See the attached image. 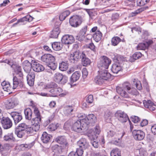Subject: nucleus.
<instances>
[{
	"instance_id": "obj_1",
	"label": "nucleus",
	"mask_w": 156,
	"mask_h": 156,
	"mask_svg": "<svg viewBox=\"0 0 156 156\" xmlns=\"http://www.w3.org/2000/svg\"><path fill=\"white\" fill-rule=\"evenodd\" d=\"M44 89L46 93L41 92L40 95L47 97H56L59 93L62 91V89L58 87L57 84L54 82H51L44 85Z\"/></svg>"
},
{
	"instance_id": "obj_2",
	"label": "nucleus",
	"mask_w": 156,
	"mask_h": 156,
	"mask_svg": "<svg viewBox=\"0 0 156 156\" xmlns=\"http://www.w3.org/2000/svg\"><path fill=\"white\" fill-rule=\"evenodd\" d=\"M116 90L121 96L126 98H129V97L126 90H127L129 94L133 95L136 96L138 95L139 94L136 89L131 88L126 83H124L121 87H117Z\"/></svg>"
},
{
	"instance_id": "obj_3",
	"label": "nucleus",
	"mask_w": 156,
	"mask_h": 156,
	"mask_svg": "<svg viewBox=\"0 0 156 156\" xmlns=\"http://www.w3.org/2000/svg\"><path fill=\"white\" fill-rule=\"evenodd\" d=\"M99 74L95 79L96 83L101 85L107 80L111 77V74L106 70H102L98 71Z\"/></svg>"
},
{
	"instance_id": "obj_4",
	"label": "nucleus",
	"mask_w": 156,
	"mask_h": 156,
	"mask_svg": "<svg viewBox=\"0 0 156 156\" xmlns=\"http://www.w3.org/2000/svg\"><path fill=\"white\" fill-rule=\"evenodd\" d=\"M81 119L73 124L71 129L74 131L80 133L82 130L84 131L87 129V125L85 122L86 120Z\"/></svg>"
},
{
	"instance_id": "obj_5",
	"label": "nucleus",
	"mask_w": 156,
	"mask_h": 156,
	"mask_svg": "<svg viewBox=\"0 0 156 156\" xmlns=\"http://www.w3.org/2000/svg\"><path fill=\"white\" fill-rule=\"evenodd\" d=\"M80 117L82 119L86 120L85 122L87 125V129L90 126H93L97 121L96 117L93 114L88 115L86 118H83L85 117L84 115V116L83 115H80Z\"/></svg>"
},
{
	"instance_id": "obj_6",
	"label": "nucleus",
	"mask_w": 156,
	"mask_h": 156,
	"mask_svg": "<svg viewBox=\"0 0 156 156\" xmlns=\"http://www.w3.org/2000/svg\"><path fill=\"white\" fill-rule=\"evenodd\" d=\"M112 61L108 57L103 55L101 56L100 61L98 63L99 67H102L105 69H108Z\"/></svg>"
},
{
	"instance_id": "obj_7",
	"label": "nucleus",
	"mask_w": 156,
	"mask_h": 156,
	"mask_svg": "<svg viewBox=\"0 0 156 156\" xmlns=\"http://www.w3.org/2000/svg\"><path fill=\"white\" fill-rule=\"evenodd\" d=\"M69 22L72 27H77L81 23L82 19L81 16L78 15H73L70 18Z\"/></svg>"
},
{
	"instance_id": "obj_8",
	"label": "nucleus",
	"mask_w": 156,
	"mask_h": 156,
	"mask_svg": "<svg viewBox=\"0 0 156 156\" xmlns=\"http://www.w3.org/2000/svg\"><path fill=\"white\" fill-rule=\"evenodd\" d=\"M53 79L57 83L64 84L67 82L68 78L67 76H63L61 73H57L54 74Z\"/></svg>"
},
{
	"instance_id": "obj_9",
	"label": "nucleus",
	"mask_w": 156,
	"mask_h": 156,
	"mask_svg": "<svg viewBox=\"0 0 156 156\" xmlns=\"http://www.w3.org/2000/svg\"><path fill=\"white\" fill-rule=\"evenodd\" d=\"M25 126H23V123H21L16 127L15 133L18 137L21 138L24 136L26 134L24 130L26 128Z\"/></svg>"
},
{
	"instance_id": "obj_10",
	"label": "nucleus",
	"mask_w": 156,
	"mask_h": 156,
	"mask_svg": "<svg viewBox=\"0 0 156 156\" xmlns=\"http://www.w3.org/2000/svg\"><path fill=\"white\" fill-rule=\"evenodd\" d=\"M133 136L136 140L140 141L143 140L145 137V133L140 130H134L132 131Z\"/></svg>"
},
{
	"instance_id": "obj_11",
	"label": "nucleus",
	"mask_w": 156,
	"mask_h": 156,
	"mask_svg": "<svg viewBox=\"0 0 156 156\" xmlns=\"http://www.w3.org/2000/svg\"><path fill=\"white\" fill-rule=\"evenodd\" d=\"M115 116L121 122H126L129 119L127 115L123 112L121 111H117L115 114Z\"/></svg>"
},
{
	"instance_id": "obj_12",
	"label": "nucleus",
	"mask_w": 156,
	"mask_h": 156,
	"mask_svg": "<svg viewBox=\"0 0 156 156\" xmlns=\"http://www.w3.org/2000/svg\"><path fill=\"white\" fill-rule=\"evenodd\" d=\"M10 114L13 118L15 125L18 124L23 119V117L21 113L16 111H13L11 112Z\"/></svg>"
},
{
	"instance_id": "obj_13",
	"label": "nucleus",
	"mask_w": 156,
	"mask_h": 156,
	"mask_svg": "<svg viewBox=\"0 0 156 156\" xmlns=\"http://www.w3.org/2000/svg\"><path fill=\"white\" fill-rule=\"evenodd\" d=\"M1 122L3 128L5 129L10 128L12 125V120L8 117H4Z\"/></svg>"
},
{
	"instance_id": "obj_14",
	"label": "nucleus",
	"mask_w": 156,
	"mask_h": 156,
	"mask_svg": "<svg viewBox=\"0 0 156 156\" xmlns=\"http://www.w3.org/2000/svg\"><path fill=\"white\" fill-rule=\"evenodd\" d=\"M74 37L71 35L68 34L63 36L62 39V43L66 44H71L74 42Z\"/></svg>"
},
{
	"instance_id": "obj_15",
	"label": "nucleus",
	"mask_w": 156,
	"mask_h": 156,
	"mask_svg": "<svg viewBox=\"0 0 156 156\" xmlns=\"http://www.w3.org/2000/svg\"><path fill=\"white\" fill-rule=\"evenodd\" d=\"M18 104V101L17 98H13L9 100L6 104V107L7 109L14 108Z\"/></svg>"
},
{
	"instance_id": "obj_16",
	"label": "nucleus",
	"mask_w": 156,
	"mask_h": 156,
	"mask_svg": "<svg viewBox=\"0 0 156 156\" xmlns=\"http://www.w3.org/2000/svg\"><path fill=\"white\" fill-rule=\"evenodd\" d=\"M41 59L43 62L48 64L50 62H54L55 58L51 54H45L41 57Z\"/></svg>"
},
{
	"instance_id": "obj_17",
	"label": "nucleus",
	"mask_w": 156,
	"mask_h": 156,
	"mask_svg": "<svg viewBox=\"0 0 156 156\" xmlns=\"http://www.w3.org/2000/svg\"><path fill=\"white\" fill-rule=\"evenodd\" d=\"M32 69L35 72H39L43 71L44 69L43 66L38 62L32 60Z\"/></svg>"
},
{
	"instance_id": "obj_18",
	"label": "nucleus",
	"mask_w": 156,
	"mask_h": 156,
	"mask_svg": "<svg viewBox=\"0 0 156 156\" xmlns=\"http://www.w3.org/2000/svg\"><path fill=\"white\" fill-rule=\"evenodd\" d=\"M55 141L62 145L63 148H65L68 147V144L67 142L66 139L64 136H59L57 137L55 139Z\"/></svg>"
},
{
	"instance_id": "obj_19",
	"label": "nucleus",
	"mask_w": 156,
	"mask_h": 156,
	"mask_svg": "<svg viewBox=\"0 0 156 156\" xmlns=\"http://www.w3.org/2000/svg\"><path fill=\"white\" fill-rule=\"evenodd\" d=\"M81 54L79 51H75L73 54H71L69 58V60L72 63H74L75 61H77L81 58Z\"/></svg>"
},
{
	"instance_id": "obj_20",
	"label": "nucleus",
	"mask_w": 156,
	"mask_h": 156,
	"mask_svg": "<svg viewBox=\"0 0 156 156\" xmlns=\"http://www.w3.org/2000/svg\"><path fill=\"white\" fill-rule=\"evenodd\" d=\"M87 30V26L83 27L80 31L76 37V39L80 41H83L85 37V35Z\"/></svg>"
},
{
	"instance_id": "obj_21",
	"label": "nucleus",
	"mask_w": 156,
	"mask_h": 156,
	"mask_svg": "<svg viewBox=\"0 0 156 156\" xmlns=\"http://www.w3.org/2000/svg\"><path fill=\"white\" fill-rule=\"evenodd\" d=\"M23 85L24 83L22 80L20 79L19 80L16 76L13 77V88L15 89L18 86L20 88H22L23 87Z\"/></svg>"
},
{
	"instance_id": "obj_22",
	"label": "nucleus",
	"mask_w": 156,
	"mask_h": 156,
	"mask_svg": "<svg viewBox=\"0 0 156 156\" xmlns=\"http://www.w3.org/2000/svg\"><path fill=\"white\" fill-rule=\"evenodd\" d=\"M31 122L33 126L36 127V130H38L40 127L41 121V117H35L32 119Z\"/></svg>"
},
{
	"instance_id": "obj_23",
	"label": "nucleus",
	"mask_w": 156,
	"mask_h": 156,
	"mask_svg": "<svg viewBox=\"0 0 156 156\" xmlns=\"http://www.w3.org/2000/svg\"><path fill=\"white\" fill-rule=\"evenodd\" d=\"M77 144L80 147H81L83 149H86L89 147L88 142L84 138L81 139L78 141Z\"/></svg>"
},
{
	"instance_id": "obj_24",
	"label": "nucleus",
	"mask_w": 156,
	"mask_h": 156,
	"mask_svg": "<svg viewBox=\"0 0 156 156\" xmlns=\"http://www.w3.org/2000/svg\"><path fill=\"white\" fill-rule=\"evenodd\" d=\"M81 63L83 66H86L89 65L91 62L90 60L87 57L86 55L83 52H82L81 54Z\"/></svg>"
},
{
	"instance_id": "obj_25",
	"label": "nucleus",
	"mask_w": 156,
	"mask_h": 156,
	"mask_svg": "<svg viewBox=\"0 0 156 156\" xmlns=\"http://www.w3.org/2000/svg\"><path fill=\"white\" fill-rule=\"evenodd\" d=\"M23 66L24 71L27 73H29L32 68V61L30 63L28 60H26L23 62Z\"/></svg>"
},
{
	"instance_id": "obj_26",
	"label": "nucleus",
	"mask_w": 156,
	"mask_h": 156,
	"mask_svg": "<svg viewBox=\"0 0 156 156\" xmlns=\"http://www.w3.org/2000/svg\"><path fill=\"white\" fill-rule=\"evenodd\" d=\"M74 109V106L73 105L66 106L64 108V113L66 115L70 116L73 114Z\"/></svg>"
},
{
	"instance_id": "obj_27",
	"label": "nucleus",
	"mask_w": 156,
	"mask_h": 156,
	"mask_svg": "<svg viewBox=\"0 0 156 156\" xmlns=\"http://www.w3.org/2000/svg\"><path fill=\"white\" fill-rule=\"evenodd\" d=\"M29 73L27 76V83L30 86H32L34 84L35 74L34 73Z\"/></svg>"
},
{
	"instance_id": "obj_28",
	"label": "nucleus",
	"mask_w": 156,
	"mask_h": 156,
	"mask_svg": "<svg viewBox=\"0 0 156 156\" xmlns=\"http://www.w3.org/2000/svg\"><path fill=\"white\" fill-rule=\"evenodd\" d=\"M23 126H25V129H24L25 133H27L28 134H34V131H37L38 130H36L35 129H36V127L33 126V127H31L29 126L28 125L24 123H22Z\"/></svg>"
},
{
	"instance_id": "obj_29",
	"label": "nucleus",
	"mask_w": 156,
	"mask_h": 156,
	"mask_svg": "<svg viewBox=\"0 0 156 156\" xmlns=\"http://www.w3.org/2000/svg\"><path fill=\"white\" fill-rule=\"evenodd\" d=\"M1 85L3 87V88L4 90L8 92H11L12 90L15 89L13 88V87H12L11 86L9 82L5 81L2 83Z\"/></svg>"
},
{
	"instance_id": "obj_30",
	"label": "nucleus",
	"mask_w": 156,
	"mask_h": 156,
	"mask_svg": "<svg viewBox=\"0 0 156 156\" xmlns=\"http://www.w3.org/2000/svg\"><path fill=\"white\" fill-rule=\"evenodd\" d=\"M26 119L30 120L32 118L33 112L31 109L29 108L25 109L24 111Z\"/></svg>"
},
{
	"instance_id": "obj_31",
	"label": "nucleus",
	"mask_w": 156,
	"mask_h": 156,
	"mask_svg": "<svg viewBox=\"0 0 156 156\" xmlns=\"http://www.w3.org/2000/svg\"><path fill=\"white\" fill-rule=\"evenodd\" d=\"M51 136L48 134L46 132H44L41 137V139L44 143H47L50 140Z\"/></svg>"
},
{
	"instance_id": "obj_32",
	"label": "nucleus",
	"mask_w": 156,
	"mask_h": 156,
	"mask_svg": "<svg viewBox=\"0 0 156 156\" xmlns=\"http://www.w3.org/2000/svg\"><path fill=\"white\" fill-rule=\"evenodd\" d=\"M80 76V73L79 71H76L73 74L70 78V82L73 83L78 80Z\"/></svg>"
},
{
	"instance_id": "obj_33",
	"label": "nucleus",
	"mask_w": 156,
	"mask_h": 156,
	"mask_svg": "<svg viewBox=\"0 0 156 156\" xmlns=\"http://www.w3.org/2000/svg\"><path fill=\"white\" fill-rule=\"evenodd\" d=\"M34 143L32 142L28 144H22L19 145L18 149L20 150L25 151L30 148L34 145Z\"/></svg>"
},
{
	"instance_id": "obj_34",
	"label": "nucleus",
	"mask_w": 156,
	"mask_h": 156,
	"mask_svg": "<svg viewBox=\"0 0 156 156\" xmlns=\"http://www.w3.org/2000/svg\"><path fill=\"white\" fill-rule=\"evenodd\" d=\"M102 34L99 30H98L93 35L94 39L96 42L100 41L102 37Z\"/></svg>"
},
{
	"instance_id": "obj_35",
	"label": "nucleus",
	"mask_w": 156,
	"mask_h": 156,
	"mask_svg": "<svg viewBox=\"0 0 156 156\" xmlns=\"http://www.w3.org/2000/svg\"><path fill=\"white\" fill-rule=\"evenodd\" d=\"M51 46L52 48L54 50L58 51L62 49L63 47V45L62 43L55 42L52 43Z\"/></svg>"
},
{
	"instance_id": "obj_36",
	"label": "nucleus",
	"mask_w": 156,
	"mask_h": 156,
	"mask_svg": "<svg viewBox=\"0 0 156 156\" xmlns=\"http://www.w3.org/2000/svg\"><path fill=\"white\" fill-rule=\"evenodd\" d=\"M33 18L30 15H27L17 20V22L15 24H17L19 23H24L26 21L31 22L33 20Z\"/></svg>"
},
{
	"instance_id": "obj_37",
	"label": "nucleus",
	"mask_w": 156,
	"mask_h": 156,
	"mask_svg": "<svg viewBox=\"0 0 156 156\" xmlns=\"http://www.w3.org/2000/svg\"><path fill=\"white\" fill-rule=\"evenodd\" d=\"M60 33V30L58 27L54 28L51 31L50 36L51 38H56L58 37Z\"/></svg>"
},
{
	"instance_id": "obj_38",
	"label": "nucleus",
	"mask_w": 156,
	"mask_h": 156,
	"mask_svg": "<svg viewBox=\"0 0 156 156\" xmlns=\"http://www.w3.org/2000/svg\"><path fill=\"white\" fill-rule=\"evenodd\" d=\"M69 63L67 61H62L59 64V69L62 71L66 70L68 68Z\"/></svg>"
},
{
	"instance_id": "obj_39",
	"label": "nucleus",
	"mask_w": 156,
	"mask_h": 156,
	"mask_svg": "<svg viewBox=\"0 0 156 156\" xmlns=\"http://www.w3.org/2000/svg\"><path fill=\"white\" fill-rule=\"evenodd\" d=\"M122 69L121 67L119 64H114L112 65L111 70L114 73H117Z\"/></svg>"
},
{
	"instance_id": "obj_40",
	"label": "nucleus",
	"mask_w": 156,
	"mask_h": 156,
	"mask_svg": "<svg viewBox=\"0 0 156 156\" xmlns=\"http://www.w3.org/2000/svg\"><path fill=\"white\" fill-rule=\"evenodd\" d=\"M132 84L133 86H135L137 89L139 90H141L142 88L141 82L137 80L133 79Z\"/></svg>"
},
{
	"instance_id": "obj_41",
	"label": "nucleus",
	"mask_w": 156,
	"mask_h": 156,
	"mask_svg": "<svg viewBox=\"0 0 156 156\" xmlns=\"http://www.w3.org/2000/svg\"><path fill=\"white\" fill-rule=\"evenodd\" d=\"M70 12L68 10L62 12L59 16V19L61 21L64 20L70 14Z\"/></svg>"
},
{
	"instance_id": "obj_42",
	"label": "nucleus",
	"mask_w": 156,
	"mask_h": 156,
	"mask_svg": "<svg viewBox=\"0 0 156 156\" xmlns=\"http://www.w3.org/2000/svg\"><path fill=\"white\" fill-rule=\"evenodd\" d=\"M112 116V112L109 111H107L105 112V118L107 122H110Z\"/></svg>"
},
{
	"instance_id": "obj_43",
	"label": "nucleus",
	"mask_w": 156,
	"mask_h": 156,
	"mask_svg": "<svg viewBox=\"0 0 156 156\" xmlns=\"http://www.w3.org/2000/svg\"><path fill=\"white\" fill-rule=\"evenodd\" d=\"M4 139L5 141H14L15 139L13 137V133H8L4 136Z\"/></svg>"
},
{
	"instance_id": "obj_44",
	"label": "nucleus",
	"mask_w": 156,
	"mask_h": 156,
	"mask_svg": "<svg viewBox=\"0 0 156 156\" xmlns=\"http://www.w3.org/2000/svg\"><path fill=\"white\" fill-rule=\"evenodd\" d=\"M121 41V39L118 37H113L111 40L112 45L114 46H116Z\"/></svg>"
},
{
	"instance_id": "obj_45",
	"label": "nucleus",
	"mask_w": 156,
	"mask_h": 156,
	"mask_svg": "<svg viewBox=\"0 0 156 156\" xmlns=\"http://www.w3.org/2000/svg\"><path fill=\"white\" fill-rule=\"evenodd\" d=\"M114 58H113V60L115 61H118L119 62L124 61L125 58L122 56L118 54H115Z\"/></svg>"
},
{
	"instance_id": "obj_46",
	"label": "nucleus",
	"mask_w": 156,
	"mask_h": 156,
	"mask_svg": "<svg viewBox=\"0 0 156 156\" xmlns=\"http://www.w3.org/2000/svg\"><path fill=\"white\" fill-rule=\"evenodd\" d=\"M143 103L144 107L148 108H149V107H150L151 105H154V103L150 100L147 101L146 100H144L143 101Z\"/></svg>"
},
{
	"instance_id": "obj_47",
	"label": "nucleus",
	"mask_w": 156,
	"mask_h": 156,
	"mask_svg": "<svg viewBox=\"0 0 156 156\" xmlns=\"http://www.w3.org/2000/svg\"><path fill=\"white\" fill-rule=\"evenodd\" d=\"M150 0H137L136 3L137 6H143L149 2Z\"/></svg>"
},
{
	"instance_id": "obj_48",
	"label": "nucleus",
	"mask_w": 156,
	"mask_h": 156,
	"mask_svg": "<svg viewBox=\"0 0 156 156\" xmlns=\"http://www.w3.org/2000/svg\"><path fill=\"white\" fill-rule=\"evenodd\" d=\"M32 106L34 108V112L35 115V117H41L40 111L38 108L36 107L34 105H33Z\"/></svg>"
},
{
	"instance_id": "obj_49",
	"label": "nucleus",
	"mask_w": 156,
	"mask_h": 156,
	"mask_svg": "<svg viewBox=\"0 0 156 156\" xmlns=\"http://www.w3.org/2000/svg\"><path fill=\"white\" fill-rule=\"evenodd\" d=\"M136 48L137 50H145L147 48L144 43H139L136 47Z\"/></svg>"
},
{
	"instance_id": "obj_50",
	"label": "nucleus",
	"mask_w": 156,
	"mask_h": 156,
	"mask_svg": "<svg viewBox=\"0 0 156 156\" xmlns=\"http://www.w3.org/2000/svg\"><path fill=\"white\" fill-rule=\"evenodd\" d=\"M83 149L81 147L77 148L76 152L74 151V152L75 153V154L76 156H83Z\"/></svg>"
},
{
	"instance_id": "obj_51",
	"label": "nucleus",
	"mask_w": 156,
	"mask_h": 156,
	"mask_svg": "<svg viewBox=\"0 0 156 156\" xmlns=\"http://www.w3.org/2000/svg\"><path fill=\"white\" fill-rule=\"evenodd\" d=\"M111 156H121L120 154L117 149H113L110 153Z\"/></svg>"
},
{
	"instance_id": "obj_52",
	"label": "nucleus",
	"mask_w": 156,
	"mask_h": 156,
	"mask_svg": "<svg viewBox=\"0 0 156 156\" xmlns=\"http://www.w3.org/2000/svg\"><path fill=\"white\" fill-rule=\"evenodd\" d=\"M15 71L17 72H20L21 71V68L20 66L16 64H13L11 67Z\"/></svg>"
},
{
	"instance_id": "obj_53",
	"label": "nucleus",
	"mask_w": 156,
	"mask_h": 156,
	"mask_svg": "<svg viewBox=\"0 0 156 156\" xmlns=\"http://www.w3.org/2000/svg\"><path fill=\"white\" fill-rule=\"evenodd\" d=\"M54 62H50L49 63H48V66L52 70H55L57 66L56 63Z\"/></svg>"
},
{
	"instance_id": "obj_54",
	"label": "nucleus",
	"mask_w": 156,
	"mask_h": 156,
	"mask_svg": "<svg viewBox=\"0 0 156 156\" xmlns=\"http://www.w3.org/2000/svg\"><path fill=\"white\" fill-rule=\"evenodd\" d=\"M141 53L139 52H135L133 55L132 57L133 59L136 60L141 57Z\"/></svg>"
},
{
	"instance_id": "obj_55",
	"label": "nucleus",
	"mask_w": 156,
	"mask_h": 156,
	"mask_svg": "<svg viewBox=\"0 0 156 156\" xmlns=\"http://www.w3.org/2000/svg\"><path fill=\"white\" fill-rule=\"evenodd\" d=\"M131 119L132 121L135 123H138L140 120L139 117L136 116H133Z\"/></svg>"
},
{
	"instance_id": "obj_56",
	"label": "nucleus",
	"mask_w": 156,
	"mask_h": 156,
	"mask_svg": "<svg viewBox=\"0 0 156 156\" xmlns=\"http://www.w3.org/2000/svg\"><path fill=\"white\" fill-rule=\"evenodd\" d=\"M58 124H51L50 125L48 126V128L50 129L51 130L54 131L57 128L58 126Z\"/></svg>"
},
{
	"instance_id": "obj_57",
	"label": "nucleus",
	"mask_w": 156,
	"mask_h": 156,
	"mask_svg": "<svg viewBox=\"0 0 156 156\" xmlns=\"http://www.w3.org/2000/svg\"><path fill=\"white\" fill-rule=\"evenodd\" d=\"M88 48L90 49L91 50L96 52L97 50V48L92 43H90L88 45Z\"/></svg>"
},
{
	"instance_id": "obj_58",
	"label": "nucleus",
	"mask_w": 156,
	"mask_h": 156,
	"mask_svg": "<svg viewBox=\"0 0 156 156\" xmlns=\"http://www.w3.org/2000/svg\"><path fill=\"white\" fill-rule=\"evenodd\" d=\"M101 132L99 126L97 125L94 128V133L97 135H99Z\"/></svg>"
},
{
	"instance_id": "obj_59",
	"label": "nucleus",
	"mask_w": 156,
	"mask_h": 156,
	"mask_svg": "<svg viewBox=\"0 0 156 156\" xmlns=\"http://www.w3.org/2000/svg\"><path fill=\"white\" fill-rule=\"evenodd\" d=\"M86 101L87 102L89 103H92L93 101V95L91 94L89 95L87 98Z\"/></svg>"
},
{
	"instance_id": "obj_60",
	"label": "nucleus",
	"mask_w": 156,
	"mask_h": 156,
	"mask_svg": "<svg viewBox=\"0 0 156 156\" xmlns=\"http://www.w3.org/2000/svg\"><path fill=\"white\" fill-rule=\"evenodd\" d=\"M137 151L139 152V154L137 156H144V154L146 153V151L143 148H140L137 150Z\"/></svg>"
},
{
	"instance_id": "obj_61",
	"label": "nucleus",
	"mask_w": 156,
	"mask_h": 156,
	"mask_svg": "<svg viewBox=\"0 0 156 156\" xmlns=\"http://www.w3.org/2000/svg\"><path fill=\"white\" fill-rule=\"evenodd\" d=\"M2 62L7 63L10 65L11 67L13 64L12 60H9L7 59L2 60Z\"/></svg>"
},
{
	"instance_id": "obj_62",
	"label": "nucleus",
	"mask_w": 156,
	"mask_h": 156,
	"mask_svg": "<svg viewBox=\"0 0 156 156\" xmlns=\"http://www.w3.org/2000/svg\"><path fill=\"white\" fill-rule=\"evenodd\" d=\"M151 131L154 134H156V124L152 126L151 128Z\"/></svg>"
},
{
	"instance_id": "obj_63",
	"label": "nucleus",
	"mask_w": 156,
	"mask_h": 156,
	"mask_svg": "<svg viewBox=\"0 0 156 156\" xmlns=\"http://www.w3.org/2000/svg\"><path fill=\"white\" fill-rule=\"evenodd\" d=\"M83 76V77H86L88 74V72L86 68L83 69L82 70Z\"/></svg>"
},
{
	"instance_id": "obj_64",
	"label": "nucleus",
	"mask_w": 156,
	"mask_h": 156,
	"mask_svg": "<svg viewBox=\"0 0 156 156\" xmlns=\"http://www.w3.org/2000/svg\"><path fill=\"white\" fill-rule=\"evenodd\" d=\"M115 134V133L112 130H109L108 132V137H112Z\"/></svg>"
}]
</instances>
